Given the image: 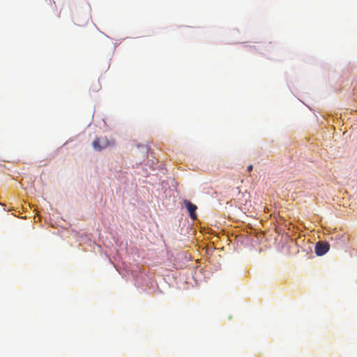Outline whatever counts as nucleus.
I'll return each mask as SVG.
<instances>
[{"instance_id": "nucleus-1", "label": "nucleus", "mask_w": 357, "mask_h": 357, "mask_svg": "<svg viewBox=\"0 0 357 357\" xmlns=\"http://www.w3.org/2000/svg\"><path fill=\"white\" fill-rule=\"evenodd\" d=\"M116 144V141L113 138H109L107 136H100L96 137L92 142V146L96 151H101L109 147L114 146Z\"/></svg>"}, {"instance_id": "nucleus-3", "label": "nucleus", "mask_w": 357, "mask_h": 357, "mask_svg": "<svg viewBox=\"0 0 357 357\" xmlns=\"http://www.w3.org/2000/svg\"><path fill=\"white\" fill-rule=\"evenodd\" d=\"M183 204L189 213V215H190V218L192 220H196L197 219L196 211L197 209V206L186 199L184 200Z\"/></svg>"}, {"instance_id": "nucleus-2", "label": "nucleus", "mask_w": 357, "mask_h": 357, "mask_svg": "<svg viewBox=\"0 0 357 357\" xmlns=\"http://www.w3.org/2000/svg\"><path fill=\"white\" fill-rule=\"evenodd\" d=\"M330 245L327 242H318L315 246L316 254L319 256L325 255L329 250Z\"/></svg>"}, {"instance_id": "nucleus-4", "label": "nucleus", "mask_w": 357, "mask_h": 357, "mask_svg": "<svg viewBox=\"0 0 357 357\" xmlns=\"http://www.w3.org/2000/svg\"><path fill=\"white\" fill-rule=\"evenodd\" d=\"M247 169L248 172H251L253 169V165H248Z\"/></svg>"}]
</instances>
